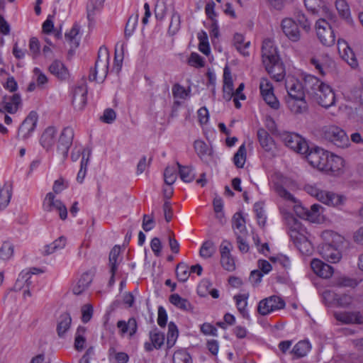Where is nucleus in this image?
<instances>
[{"instance_id":"1","label":"nucleus","mask_w":363,"mask_h":363,"mask_svg":"<svg viewBox=\"0 0 363 363\" xmlns=\"http://www.w3.org/2000/svg\"><path fill=\"white\" fill-rule=\"evenodd\" d=\"M281 213L284 223L288 227V233L291 240L302 254H311L313 251V246L309 240L306 229L291 213L282 208H281Z\"/></svg>"},{"instance_id":"2","label":"nucleus","mask_w":363,"mask_h":363,"mask_svg":"<svg viewBox=\"0 0 363 363\" xmlns=\"http://www.w3.org/2000/svg\"><path fill=\"white\" fill-rule=\"evenodd\" d=\"M321 237L324 241L320 248V254L323 259L331 263H337L342 258L340 246L343 242V237L332 230H325Z\"/></svg>"},{"instance_id":"3","label":"nucleus","mask_w":363,"mask_h":363,"mask_svg":"<svg viewBox=\"0 0 363 363\" xmlns=\"http://www.w3.org/2000/svg\"><path fill=\"white\" fill-rule=\"evenodd\" d=\"M320 134L324 139L332 143L337 147L346 148L350 145L346 132L337 125H328L323 126L320 130Z\"/></svg>"},{"instance_id":"4","label":"nucleus","mask_w":363,"mask_h":363,"mask_svg":"<svg viewBox=\"0 0 363 363\" xmlns=\"http://www.w3.org/2000/svg\"><path fill=\"white\" fill-rule=\"evenodd\" d=\"M109 53L106 48L101 47L98 52V59L95 62L94 69L91 71L89 80L103 82L108 74Z\"/></svg>"},{"instance_id":"5","label":"nucleus","mask_w":363,"mask_h":363,"mask_svg":"<svg viewBox=\"0 0 363 363\" xmlns=\"http://www.w3.org/2000/svg\"><path fill=\"white\" fill-rule=\"evenodd\" d=\"M280 138L286 147L296 152L304 155L308 151V145L306 141L298 134L283 132L280 134Z\"/></svg>"},{"instance_id":"6","label":"nucleus","mask_w":363,"mask_h":363,"mask_svg":"<svg viewBox=\"0 0 363 363\" xmlns=\"http://www.w3.org/2000/svg\"><path fill=\"white\" fill-rule=\"evenodd\" d=\"M316 34L320 42L327 47L335 43V35L330 24L324 18H320L315 24Z\"/></svg>"},{"instance_id":"7","label":"nucleus","mask_w":363,"mask_h":363,"mask_svg":"<svg viewBox=\"0 0 363 363\" xmlns=\"http://www.w3.org/2000/svg\"><path fill=\"white\" fill-rule=\"evenodd\" d=\"M285 307L284 301L277 296H271L261 300L257 306V311L262 315H267Z\"/></svg>"},{"instance_id":"8","label":"nucleus","mask_w":363,"mask_h":363,"mask_svg":"<svg viewBox=\"0 0 363 363\" xmlns=\"http://www.w3.org/2000/svg\"><path fill=\"white\" fill-rule=\"evenodd\" d=\"M305 155L308 162L311 166L320 170L325 171L329 152L323 148L315 147L311 150L308 149V152Z\"/></svg>"},{"instance_id":"9","label":"nucleus","mask_w":363,"mask_h":363,"mask_svg":"<svg viewBox=\"0 0 363 363\" xmlns=\"http://www.w3.org/2000/svg\"><path fill=\"white\" fill-rule=\"evenodd\" d=\"M259 91L264 101L273 109L279 108L280 104L274 94V86L267 78L262 77L259 82Z\"/></svg>"},{"instance_id":"10","label":"nucleus","mask_w":363,"mask_h":363,"mask_svg":"<svg viewBox=\"0 0 363 363\" xmlns=\"http://www.w3.org/2000/svg\"><path fill=\"white\" fill-rule=\"evenodd\" d=\"M233 245L229 241L225 240L222 241L220 245V264L224 269L228 272H233L235 269V262L231 255Z\"/></svg>"},{"instance_id":"11","label":"nucleus","mask_w":363,"mask_h":363,"mask_svg":"<svg viewBox=\"0 0 363 363\" xmlns=\"http://www.w3.org/2000/svg\"><path fill=\"white\" fill-rule=\"evenodd\" d=\"M312 97L319 105L326 108L333 106L335 102V93L332 88L326 84Z\"/></svg>"},{"instance_id":"12","label":"nucleus","mask_w":363,"mask_h":363,"mask_svg":"<svg viewBox=\"0 0 363 363\" xmlns=\"http://www.w3.org/2000/svg\"><path fill=\"white\" fill-rule=\"evenodd\" d=\"M323 296L326 301L342 308H348L353 302V296L350 294H338L333 290L325 291Z\"/></svg>"},{"instance_id":"13","label":"nucleus","mask_w":363,"mask_h":363,"mask_svg":"<svg viewBox=\"0 0 363 363\" xmlns=\"http://www.w3.org/2000/svg\"><path fill=\"white\" fill-rule=\"evenodd\" d=\"M148 337V340L144 343V349L146 352H152L154 350H160L164 344V334L157 328L152 329L149 332Z\"/></svg>"},{"instance_id":"14","label":"nucleus","mask_w":363,"mask_h":363,"mask_svg":"<svg viewBox=\"0 0 363 363\" xmlns=\"http://www.w3.org/2000/svg\"><path fill=\"white\" fill-rule=\"evenodd\" d=\"M43 208L47 211L57 210L62 220L67 218V210L66 206L61 201L55 199V195L51 192L47 194L43 201Z\"/></svg>"},{"instance_id":"15","label":"nucleus","mask_w":363,"mask_h":363,"mask_svg":"<svg viewBox=\"0 0 363 363\" xmlns=\"http://www.w3.org/2000/svg\"><path fill=\"white\" fill-rule=\"evenodd\" d=\"M262 57L264 65L274 63V62L279 60L277 49L274 41L271 39H265L263 41L262 46Z\"/></svg>"},{"instance_id":"16","label":"nucleus","mask_w":363,"mask_h":363,"mask_svg":"<svg viewBox=\"0 0 363 363\" xmlns=\"http://www.w3.org/2000/svg\"><path fill=\"white\" fill-rule=\"evenodd\" d=\"M37 122V113L30 111L19 127L18 135H21L23 140L28 138L34 131Z\"/></svg>"},{"instance_id":"17","label":"nucleus","mask_w":363,"mask_h":363,"mask_svg":"<svg viewBox=\"0 0 363 363\" xmlns=\"http://www.w3.org/2000/svg\"><path fill=\"white\" fill-rule=\"evenodd\" d=\"M286 89L289 99L305 98V91L302 83L294 77H288L286 80Z\"/></svg>"},{"instance_id":"18","label":"nucleus","mask_w":363,"mask_h":363,"mask_svg":"<svg viewBox=\"0 0 363 363\" xmlns=\"http://www.w3.org/2000/svg\"><path fill=\"white\" fill-rule=\"evenodd\" d=\"M74 138V130L71 127L65 128L60 136L57 150L66 157Z\"/></svg>"},{"instance_id":"19","label":"nucleus","mask_w":363,"mask_h":363,"mask_svg":"<svg viewBox=\"0 0 363 363\" xmlns=\"http://www.w3.org/2000/svg\"><path fill=\"white\" fill-rule=\"evenodd\" d=\"M335 319L344 324H363V311H340L334 313Z\"/></svg>"},{"instance_id":"20","label":"nucleus","mask_w":363,"mask_h":363,"mask_svg":"<svg viewBox=\"0 0 363 363\" xmlns=\"http://www.w3.org/2000/svg\"><path fill=\"white\" fill-rule=\"evenodd\" d=\"M337 48L342 60L347 62L352 68H356L358 66V61L353 50L344 40H337Z\"/></svg>"},{"instance_id":"21","label":"nucleus","mask_w":363,"mask_h":363,"mask_svg":"<svg viewBox=\"0 0 363 363\" xmlns=\"http://www.w3.org/2000/svg\"><path fill=\"white\" fill-rule=\"evenodd\" d=\"M281 30L285 35L291 41L297 42L300 40L301 34L297 23L290 18L282 20Z\"/></svg>"},{"instance_id":"22","label":"nucleus","mask_w":363,"mask_h":363,"mask_svg":"<svg viewBox=\"0 0 363 363\" xmlns=\"http://www.w3.org/2000/svg\"><path fill=\"white\" fill-rule=\"evenodd\" d=\"M49 72L60 81L68 80L70 73L66 65L59 60H55L48 67Z\"/></svg>"},{"instance_id":"23","label":"nucleus","mask_w":363,"mask_h":363,"mask_svg":"<svg viewBox=\"0 0 363 363\" xmlns=\"http://www.w3.org/2000/svg\"><path fill=\"white\" fill-rule=\"evenodd\" d=\"M21 104V99L18 94L5 96L1 102L2 108H0V113L7 112L13 114L18 111Z\"/></svg>"},{"instance_id":"24","label":"nucleus","mask_w":363,"mask_h":363,"mask_svg":"<svg viewBox=\"0 0 363 363\" xmlns=\"http://www.w3.org/2000/svg\"><path fill=\"white\" fill-rule=\"evenodd\" d=\"M311 267L315 274L323 279L330 278L334 272L333 268L330 265L324 263L319 259H312Z\"/></svg>"},{"instance_id":"25","label":"nucleus","mask_w":363,"mask_h":363,"mask_svg":"<svg viewBox=\"0 0 363 363\" xmlns=\"http://www.w3.org/2000/svg\"><path fill=\"white\" fill-rule=\"evenodd\" d=\"M87 89L84 86H79L74 89L72 104L75 109L82 110L86 104Z\"/></svg>"},{"instance_id":"26","label":"nucleus","mask_w":363,"mask_h":363,"mask_svg":"<svg viewBox=\"0 0 363 363\" xmlns=\"http://www.w3.org/2000/svg\"><path fill=\"white\" fill-rule=\"evenodd\" d=\"M57 129L53 126L48 127L42 133L40 143L46 150H50L56 142Z\"/></svg>"},{"instance_id":"27","label":"nucleus","mask_w":363,"mask_h":363,"mask_svg":"<svg viewBox=\"0 0 363 363\" xmlns=\"http://www.w3.org/2000/svg\"><path fill=\"white\" fill-rule=\"evenodd\" d=\"M233 45L236 50L242 56L248 57L250 55L249 48L251 43L247 40L243 34L236 33L233 35Z\"/></svg>"},{"instance_id":"28","label":"nucleus","mask_w":363,"mask_h":363,"mask_svg":"<svg viewBox=\"0 0 363 363\" xmlns=\"http://www.w3.org/2000/svg\"><path fill=\"white\" fill-rule=\"evenodd\" d=\"M267 72L277 82H281L285 77V68L280 59L270 63L269 65H264Z\"/></svg>"},{"instance_id":"29","label":"nucleus","mask_w":363,"mask_h":363,"mask_svg":"<svg viewBox=\"0 0 363 363\" xmlns=\"http://www.w3.org/2000/svg\"><path fill=\"white\" fill-rule=\"evenodd\" d=\"M345 197L334 192L323 191L320 194V201L321 203L333 207H337L344 203Z\"/></svg>"},{"instance_id":"30","label":"nucleus","mask_w":363,"mask_h":363,"mask_svg":"<svg viewBox=\"0 0 363 363\" xmlns=\"http://www.w3.org/2000/svg\"><path fill=\"white\" fill-rule=\"evenodd\" d=\"M306 91L313 96L319 89L325 84L319 79L313 75H306L304 79Z\"/></svg>"},{"instance_id":"31","label":"nucleus","mask_w":363,"mask_h":363,"mask_svg":"<svg viewBox=\"0 0 363 363\" xmlns=\"http://www.w3.org/2000/svg\"><path fill=\"white\" fill-rule=\"evenodd\" d=\"M325 172H330L333 174L338 173L344 167V160L341 157L329 152L327 160Z\"/></svg>"},{"instance_id":"32","label":"nucleus","mask_w":363,"mask_h":363,"mask_svg":"<svg viewBox=\"0 0 363 363\" xmlns=\"http://www.w3.org/2000/svg\"><path fill=\"white\" fill-rule=\"evenodd\" d=\"M257 135L262 147L267 152L272 150L274 147V141L267 131L264 128H259L257 130Z\"/></svg>"},{"instance_id":"33","label":"nucleus","mask_w":363,"mask_h":363,"mask_svg":"<svg viewBox=\"0 0 363 363\" xmlns=\"http://www.w3.org/2000/svg\"><path fill=\"white\" fill-rule=\"evenodd\" d=\"M125 48L126 43L124 42H118L116 45L115 58L113 70L115 71L116 73H118L121 69L124 55V50Z\"/></svg>"},{"instance_id":"34","label":"nucleus","mask_w":363,"mask_h":363,"mask_svg":"<svg viewBox=\"0 0 363 363\" xmlns=\"http://www.w3.org/2000/svg\"><path fill=\"white\" fill-rule=\"evenodd\" d=\"M92 281L91 276L89 273H84L79 280L74 284L72 291L76 295H79L84 292L89 286Z\"/></svg>"},{"instance_id":"35","label":"nucleus","mask_w":363,"mask_h":363,"mask_svg":"<svg viewBox=\"0 0 363 363\" xmlns=\"http://www.w3.org/2000/svg\"><path fill=\"white\" fill-rule=\"evenodd\" d=\"M331 62L332 60L328 55L323 56L321 58L313 57L311 59V64L313 65L315 69L322 75L325 74V70Z\"/></svg>"},{"instance_id":"36","label":"nucleus","mask_w":363,"mask_h":363,"mask_svg":"<svg viewBox=\"0 0 363 363\" xmlns=\"http://www.w3.org/2000/svg\"><path fill=\"white\" fill-rule=\"evenodd\" d=\"M232 225L236 235H246L245 220L241 213L238 212L234 214L232 220Z\"/></svg>"},{"instance_id":"37","label":"nucleus","mask_w":363,"mask_h":363,"mask_svg":"<svg viewBox=\"0 0 363 363\" xmlns=\"http://www.w3.org/2000/svg\"><path fill=\"white\" fill-rule=\"evenodd\" d=\"M72 318L69 313H65L60 316L57 325V332L60 337H64L70 328Z\"/></svg>"},{"instance_id":"38","label":"nucleus","mask_w":363,"mask_h":363,"mask_svg":"<svg viewBox=\"0 0 363 363\" xmlns=\"http://www.w3.org/2000/svg\"><path fill=\"white\" fill-rule=\"evenodd\" d=\"M117 327L121 331L122 335H125L129 331L130 336H133L137 332V322L133 318H129L128 322L125 320H118L117 323Z\"/></svg>"},{"instance_id":"39","label":"nucleus","mask_w":363,"mask_h":363,"mask_svg":"<svg viewBox=\"0 0 363 363\" xmlns=\"http://www.w3.org/2000/svg\"><path fill=\"white\" fill-rule=\"evenodd\" d=\"M286 103L291 111L294 113H301L307 109V104L305 98L288 99Z\"/></svg>"},{"instance_id":"40","label":"nucleus","mask_w":363,"mask_h":363,"mask_svg":"<svg viewBox=\"0 0 363 363\" xmlns=\"http://www.w3.org/2000/svg\"><path fill=\"white\" fill-rule=\"evenodd\" d=\"M169 302L179 309L189 311L192 310L191 303L186 298L181 297L178 294H173L169 298Z\"/></svg>"},{"instance_id":"41","label":"nucleus","mask_w":363,"mask_h":363,"mask_svg":"<svg viewBox=\"0 0 363 363\" xmlns=\"http://www.w3.org/2000/svg\"><path fill=\"white\" fill-rule=\"evenodd\" d=\"M121 247L115 246L110 252L109 254V267L110 272L116 273L118 269V266L121 262L120 257Z\"/></svg>"},{"instance_id":"42","label":"nucleus","mask_w":363,"mask_h":363,"mask_svg":"<svg viewBox=\"0 0 363 363\" xmlns=\"http://www.w3.org/2000/svg\"><path fill=\"white\" fill-rule=\"evenodd\" d=\"M335 7L339 15L347 22H352L350 6L346 0H336Z\"/></svg>"},{"instance_id":"43","label":"nucleus","mask_w":363,"mask_h":363,"mask_svg":"<svg viewBox=\"0 0 363 363\" xmlns=\"http://www.w3.org/2000/svg\"><path fill=\"white\" fill-rule=\"evenodd\" d=\"M178 337L179 330L177 326L173 322H170L168 325L167 336V347L168 349H170L175 345Z\"/></svg>"},{"instance_id":"44","label":"nucleus","mask_w":363,"mask_h":363,"mask_svg":"<svg viewBox=\"0 0 363 363\" xmlns=\"http://www.w3.org/2000/svg\"><path fill=\"white\" fill-rule=\"evenodd\" d=\"M172 363H193L190 354L186 349L177 350L172 356Z\"/></svg>"},{"instance_id":"45","label":"nucleus","mask_w":363,"mask_h":363,"mask_svg":"<svg viewBox=\"0 0 363 363\" xmlns=\"http://www.w3.org/2000/svg\"><path fill=\"white\" fill-rule=\"evenodd\" d=\"M311 348V345L308 340H301L294 346L292 352L297 357H302L308 354Z\"/></svg>"},{"instance_id":"46","label":"nucleus","mask_w":363,"mask_h":363,"mask_svg":"<svg viewBox=\"0 0 363 363\" xmlns=\"http://www.w3.org/2000/svg\"><path fill=\"white\" fill-rule=\"evenodd\" d=\"M247 157L245 144H242L233 157L234 164L238 168H242L245 165Z\"/></svg>"},{"instance_id":"47","label":"nucleus","mask_w":363,"mask_h":363,"mask_svg":"<svg viewBox=\"0 0 363 363\" xmlns=\"http://www.w3.org/2000/svg\"><path fill=\"white\" fill-rule=\"evenodd\" d=\"M179 173L181 179L184 182H191L195 178L194 169L188 166H182L177 162Z\"/></svg>"},{"instance_id":"48","label":"nucleus","mask_w":363,"mask_h":363,"mask_svg":"<svg viewBox=\"0 0 363 363\" xmlns=\"http://www.w3.org/2000/svg\"><path fill=\"white\" fill-rule=\"evenodd\" d=\"M86 330V328L83 326H79L77 330L74 340V347L78 351H82L84 348L86 343V338L84 336Z\"/></svg>"},{"instance_id":"49","label":"nucleus","mask_w":363,"mask_h":363,"mask_svg":"<svg viewBox=\"0 0 363 363\" xmlns=\"http://www.w3.org/2000/svg\"><path fill=\"white\" fill-rule=\"evenodd\" d=\"M12 196V188L10 184L4 185L0 191V209H4L9 205Z\"/></svg>"},{"instance_id":"50","label":"nucleus","mask_w":363,"mask_h":363,"mask_svg":"<svg viewBox=\"0 0 363 363\" xmlns=\"http://www.w3.org/2000/svg\"><path fill=\"white\" fill-rule=\"evenodd\" d=\"M234 298L236 302L238 310L240 311L244 318L249 320L250 315L246 309L247 305V297H245L244 295H237L234 296Z\"/></svg>"},{"instance_id":"51","label":"nucleus","mask_w":363,"mask_h":363,"mask_svg":"<svg viewBox=\"0 0 363 363\" xmlns=\"http://www.w3.org/2000/svg\"><path fill=\"white\" fill-rule=\"evenodd\" d=\"M66 245V238L61 236L53 241L51 244L45 246V252L47 255L52 254L57 250L63 249Z\"/></svg>"},{"instance_id":"52","label":"nucleus","mask_w":363,"mask_h":363,"mask_svg":"<svg viewBox=\"0 0 363 363\" xmlns=\"http://www.w3.org/2000/svg\"><path fill=\"white\" fill-rule=\"evenodd\" d=\"M14 252L13 245L9 242H4L0 248V259L6 261L10 259Z\"/></svg>"},{"instance_id":"53","label":"nucleus","mask_w":363,"mask_h":363,"mask_svg":"<svg viewBox=\"0 0 363 363\" xmlns=\"http://www.w3.org/2000/svg\"><path fill=\"white\" fill-rule=\"evenodd\" d=\"M180 26L181 16L178 12L174 11L172 15L168 32L171 35H174L179 31V30L180 29Z\"/></svg>"},{"instance_id":"54","label":"nucleus","mask_w":363,"mask_h":363,"mask_svg":"<svg viewBox=\"0 0 363 363\" xmlns=\"http://www.w3.org/2000/svg\"><path fill=\"white\" fill-rule=\"evenodd\" d=\"M176 274L179 281H186L190 275L189 267L183 262L178 264L176 268Z\"/></svg>"},{"instance_id":"55","label":"nucleus","mask_w":363,"mask_h":363,"mask_svg":"<svg viewBox=\"0 0 363 363\" xmlns=\"http://www.w3.org/2000/svg\"><path fill=\"white\" fill-rule=\"evenodd\" d=\"M216 252V247L213 242L206 241L203 243L200 249V255L205 259L210 258Z\"/></svg>"},{"instance_id":"56","label":"nucleus","mask_w":363,"mask_h":363,"mask_svg":"<svg viewBox=\"0 0 363 363\" xmlns=\"http://www.w3.org/2000/svg\"><path fill=\"white\" fill-rule=\"evenodd\" d=\"M105 0H90L87 4L86 10H87V16L90 18L91 16H94L96 11L100 10Z\"/></svg>"},{"instance_id":"57","label":"nucleus","mask_w":363,"mask_h":363,"mask_svg":"<svg viewBox=\"0 0 363 363\" xmlns=\"http://www.w3.org/2000/svg\"><path fill=\"white\" fill-rule=\"evenodd\" d=\"M172 94L173 96L176 99H186L189 94V90H186L183 86L180 85L179 84H175L172 86Z\"/></svg>"},{"instance_id":"58","label":"nucleus","mask_w":363,"mask_h":363,"mask_svg":"<svg viewBox=\"0 0 363 363\" xmlns=\"http://www.w3.org/2000/svg\"><path fill=\"white\" fill-rule=\"evenodd\" d=\"M164 182L171 186L177 179V169L174 167H167L164 172Z\"/></svg>"},{"instance_id":"59","label":"nucleus","mask_w":363,"mask_h":363,"mask_svg":"<svg viewBox=\"0 0 363 363\" xmlns=\"http://www.w3.org/2000/svg\"><path fill=\"white\" fill-rule=\"evenodd\" d=\"M33 79L36 82L37 86L43 87L48 83V77L43 73L38 67H35L33 69Z\"/></svg>"},{"instance_id":"60","label":"nucleus","mask_w":363,"mask_h":363,"mask_svg":"<svg viewBox=\"0 0 363 363\" xmlns=\"http://www.w3.org/2000/svg\"><path fill=\"white\" fill-rule=\"evenodd\" d=\"M304 4L308 11L315 13L324 6V2L323 0H304Z\"/></svg>"},{"instance_id":"61","label":"nucleus","mask_w":363,"mask_h":363,"mask_svg":"<svg viewBox=\"0 0 363 363\" xmlns=\"http://www.w3.org/2000/svg\"><path fill=\"white\" fill-rule=\"evenodd\" d=\"M274 189L275 191L277 193V194L281 198L287 201H291L296 203V199L294 198V196L281 185L279 184H274Z\"/></svg>"},{"instance_id":"62","label":"nucleus","mask_w":363,"mask_h":363,"mask_svg":"<svg viewBox=\"0 0 363 363\" xmlns=\"http://www.w3.org/2000/svg\"><path fill=\"white\" fill-rule=\"evenodd\" d=\"M138 21V16H131L128 20L125 28V35L130 37L134 32Z\"/></svg>"},{"instance_id":"63","label":"nucleus","mask_w":363,"mask_h":363,"mask_svg":"<svg viewBox=\"0 0 363 363\" xmlns=\"http://www.w3.org/2000/svg\"><path fill=\"white\" fill-rule=\"evenodd\" d=\"M254 211L256 214L259 225L264 226L265 225L267 218L262 204L259 203H256L254 206Z\"/></svg>"},{"instance_id":"64","label":"nucleus","mask_w":363,"mask_h":363,"mask_svg":"<svg viewBox=\"0 0 363 363\" xmlns=\"http://www.w3.org/2000/svg\"><path fill=\"white\" fill-rule=\"evenodd\" d=\"M194 150L199 157H203L208 153V146L206 143L201 140H197L194 144Z\"/></svg>"}]
</instances>
